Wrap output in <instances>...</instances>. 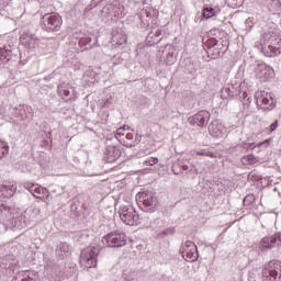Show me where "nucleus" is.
I'll list each match as a JSON object with an SVG mask.
<instances>
[{"label": "nucleus", "instance_id": "nucleus-34", "mask_svg": "<svg viewBox=\"0 0 281 281\" xmlns=\"http://www.w3.org/2000/svg\"><path fill=\"white\" fill-rule=\"evenodd\" d=\"M195 155L202 156V157H212V153L204 149L196 150Z\"/></svg>", "mask_w": 281, "mask_h": 281}, {"label": "nucleus", "instance_id": "nucleus-30", "mask_svg": "<svg viewBox=\"0 0 281 281\" xmlns=\"http://www.w3.org/2000/svg\"><path fill=\"white\" fill-rule=\"evenodd\" d=\"M278 120H276L269 127H266L265 132L267 133V135H271V133H274V131H278Z\"/></svg>", "mask_w": 281, "mask_h": 281}, {"label": "nucleus", "instance_id": "nucleus-21", "mask_svg": "<svg viewBox=\"0 0 281 281\" xmlns=\"http://www.w3.org/2000/svg\"><path fill=\"white\" fill-rule=\"evenodd\" d=\"M241 164L244 166H258V164H260V158L255 155H248L241 158Z\"/></svg>", "mask_w": 281, "mask_h": 281}, {"label": "nucleus", "instance_id": "nucleus-24", "mask_svg": "<svg viewBox=\"0 0 281 281\" xmlns=\"http://www.w3.org/2000/svg\"><path fill=\"white\" fill-rule=\"evenodd\" d=\"M12 281H34V279L30 278L27 272H20L12 279Z\"/></svg>", "mask_w": 281, "mask_h": 281}, {"label": "nucleus", "instance_id": "nucleus-14", "mask_svg": "<svg viewBox=\"0 0 281 281\" xmlns=\"http://www.w3.org/2000/svg\"><path fill=\"white\" fill-rule=\"evenodd\" d=\"M189 122L193 126H207V122H210V112L202 110L191 116Z\"/></svg>", "mask_w": 281, "mask_h": 281}, {"label": "nucleus", "instance_id": "nucleus-20", "mask_svg": "<svg viewBox=\"0 0 281 281\" xmlns=\"http://www.w3.org/2000/svg\"><path fill=\"white\" fill-rule=\"evenodd\" d=\"M56 254L59 258H67L69 256V244L60 243L57 246Z\"/></svg>", "mask_w": 281, "mask_h": 281}, {"label": "nucleus", "instance_id": "nucleus-3", "mask_svg": "<svg viewBox=\"0 0 281 281\" xmlns=\"http://www.w3.org/2000/svg\"><path fill=\"white\" fill-rule=\"evenodd\" d=\"M41 25L45 32H59L63 18L58 13H46L41 19Z\"/></svg>", "mask_w": 281, "mask_h": 281}, {"label": "nucleus", "instance_id": "nucleus-2", "mask_svg": "<svg viewBox=\"0 0 281 281\" xmlns=\"http://www.w3.org/2000/svg\"><path fill=\"white\" fill-rule=\"evenodd\" d=\"M100 254L99 247H87L81 250L80 265L85 269H93L98 267V256Z\"/></svg>", "mask_w": 281, "mask_h": 281}, {"label": "nucleus", "instance_id": "nucleus-35", "mask_svg": "<svg viewBox=\"0 0 281 281\" xmlns=\"http://www.w3.org/2000/svg\"><path fill=\"white\" fill-rule=\"evenodd\" d=\"M36 184L32 183V182H24L23 183V188H25V190H29V192L33 193L34 192V188Z\"/></svg>", "mask_w": 281, "mask_h": 281}, {"label": "nucleus", "instance_id": "nucleus-4", "mask_svg": "<svg viewBox=\"0 0 281 281\" xmlns=\"http://www.w3.org/2000/svg\"><path fill=\"white\" fill-rule=\"evenodd\" d=\"M138 206L143 212H155L157 207V198L153 191H143L136 195Z\"/></svg>", "mask_w": 281, "mask_h": 281}, {"label": "nucleus", "instance_id": "nucleus-28", "mask_svg": "<svg viewBox=\"0 0 281 281\" xmlns=\"http://www.w3.org/2000/svg\"><path fill=\"white\" fill-rule=\"evenodd\" d=\"M202 16L204 19H212L214 16V9L212 7H207L203 10Z\"/></svg>", "mask_w": 281, "mask_h": 281}, {"label": "nucleus", "instance_id": "nucleus-23", "mask_svg": "<svg viewBox=\"0 0 281 281\" xmlns=\"http://www.w3.org/2000/svg\"><path fill=\"white\" fill-rule=\"evenodd\" d=\"M9 151L10 146H8V143L0 139V159H3Z\"/></svg>", "mask_w": 281, "mask_h": 281}, {"label": "nucleus", "instance_id": "nucleus-9", "mask_svg": "<svg viewBox=\"0 0 281 281\" xmlns=\"http://www.w3.org/2000/svg\"><path fill=\"white\" fill-rule=\"evenodd\" d=\"M256 78L260 82H269L273 78V68L267 64H257L255 67Z\"/></svg>", "mask_w": 281, "mask_h": 281}, {"label": "nucleus", "instance_id": "nucleus-38", "mask_svg": "<svg viewBox=\"0 0 281 281\" xmlns=\"http://www.w3.org/2000/svg\"><path fill=\"white\" fill-rule=\"evenodd\" d=\"M175 60H176V59H167V64H168V65H172V64H175Z\"/></svg>", "mask_w": 281, "mask_h": 281}, {"label": "nucleus", "instance_id": "nucleus-41", "mask_svg": "<svg viewBox=\"0 0 281 281\" xmlns=\"http://www.w3.org/2000/svg\"><path fill=\"white\" fill-rule=\"evenodd\" d=\"M211 43H213V45H216V40L215 38L211 40Z\"/></svg>", "mask_w": 281, "mask_h": 281}, {"label": "nucleus", "instance_id": "nucleus-29", "mask_svg": "<svg viewBox=\"0 0 281 281\" xmlns=\"http://www.w3.org/2000/svg\"><path fill=\"white\" fill-rule=\"evenodd\" d=\"M234 97V92H232L229 90V88H223L221 91V98L223 100H227V98H233Z\"/></svg>", "mask_w": 281, "mask_h": 281}, {"label": "nucleus", "instance_id": "nucleus-25", "mask_svg": "<svg viewBox=\"0 0 281 281\" xmlns=\"http://www.w3.org/2000/svg\"><path fill=\"white\" fill-rule=\"evenodd\" d=\"M269 144H271V138H268V139L263 140V142L257 144V145H255V144L252 143V144L249 145V148H250L251 150H254V148H262V147H263V148H267V147L269 146Z\"/></svg>", "mask_w": 281, "mask_h": 281}, {"label": "nucleus", "instance_id": "nucleus-22", "mask_svg": "<svg viewBox=\"0 0 281 281\" xmlns=\"http://www.w3.org/2000/svg\"><path fill=\"white\" fill-rule=\"evenodd\" d=\"M271 247H273L271 237H263L259 244L260 251H267V249H271Z\"/></svg>", "mask_w": 281, "mask_h": 281}, {"label": "nucleus", "instance_id": "nucleus-18", "mask_svg": "<svg viewBox=\"0 0 281 281\" xmlns=\"http://www.w3.org/2000/svg\"><path fill=\"white\" fill-rule=\"evenodd\" d=\"M124 281H146V278L137 271H124L123 272Z\"/></svg>", "mask_w": 281, "mask_h": 281}, {"label": "nucleus", "instance_id": "nucleus-10", "mask_svg": "<svg viewBox=\"0 0 281 281\" xmlns=\"http://www.w3.org/2000/svg\"><path fill=\"white\" fill-rule=\"evenodd\" d=\"M255 100L257 106H259V109H263V111H271L273 109V98L265 91L256 92Z\"/></svg>", "mask_w": 281, "mask_h": 281}, {"label": "nucleus", "instance_id": "nucleus-31", "mask_svg": "<svg viewBox=\"0 0 281 281\" xmlns=\"http://www.w3.org/2000/svg\"><path fill=\"white\" fill-rule=\"evenodd\" d=\"M125 139L127 140H123L124 142V146H126L127 148H132V146H135L133 144V133H127L125 135Z\"/></svg>", "mask_w": 281, "mask_h": 281}, {"label": "nucleus", "instance_id": "nucleus-13", "mask_svg": "<svg viewBox=\"0 0 281 281\" xmlns=\"http://www.w3.org/2000/svg\"><path fill=\"white\" fill-rule=\"evenodd\" d=\"M10 221H12V206L8 205V202H3L0 204V223L8 229Z\"/></svg>", "mask_w": 281, "mask_h": 281}, {"label": "nucleus", "instance_id": "nucleus-16", "mask_svg": "<svg viewBox=\"0 0 281 281\" xmlns=\"http://www.w3.org/2000/svg\"><path fill=\"white\" fill-rule=\"evenodd\" d=\"M109 14L114 16L115 19H122L124 15V5L120 3V1L115 0L113 1L109 7Z\"/></svg>", "mask_w": 281, "mask_h": 281}, {"label": "nucleus", "instance_id": "nucleus-7", "mask_svg": "<svg viewBox=\"0 0 281 281\" xmlns=\"http://www.w3.org/2000/svg\"><path fill=\"white\" fill-rule=\"evenodd\" d=\"M120 218L124 225H138L139 224V214L131 205H122L120 210Z\"/></svg>", "mask_w": 281, "mask_h": 281}, {"label": "nucleus", "instance_id": "nucleus-1", "mask_svg": "<svg viewBox=\"0 0 281 281\" xmlns=\"http://www.w3.org/2000/svg\"><path fill=\"white\" fill-rule=\"evenodd\" d=\"M261 52L265 56L271 58L272 56L281 55V38L280 31L274 24L266 26L260 40Z\"/></svg>", "mask_w": 281, "mask_h": 281}, {"label": "nucleus", "instance_id": "nucleus-27", "mask_svg": "<svg viewBox=\"0 0 281 281\" xmlns=\"http://www.w3.org/2000/svg\"><path fill=\"white\" fill-rule=\"evenodd\" d=\"M226 3H228L231 8H243L245 0H226Z\"/></svg>", "mask_w": 281, "mask_h": 281}, {"label": "nucleus", "instance_id": "nucleus-37", "mask_svg": "<svg viewBox=\"0 0 281 281\" xmlns=\"http://www.w3.org/2000/svg\"><path fill=\"white\" fill-rule=\"evenodd\" d=\"M155 36L157 37L161 36V30L156 31Z\"/></svg>", "mask_w": 281, "mask_h": 281}, {"label": "nucleus", "instance_id": "nucleus-15", "mask_svg": "<svg viewBox=\"0 0 281 281\" xmlns=\"http://www.w3.org/2000/svg\"><path fill=\"white\" fill-rule=\"evenodd\" d=\"M104 155V159L108 164H114V161H117L119 157H122V149L117 146L110 145L106 147Z\"/></svg>", "mask_w": 281, "mask_h": 281}, {"label": "nucleus", "instance_id": "nucleus-19", "mask_svg": "<svg viewBox=\"0 0 281 281\" xmlns=\"http://www.w3.org/2000/svg\"><path fill=\"white\" fill-rule=\"evenodd\" d=\"M35 196V199H47L49 196V191L47 188H43L42 186L35 184L33 192H31Z\"/></svg>", "mask_w": 281, "mask_h": 281}, {"label": "nucleus", "instance_id": "nucleus-26", "mask_svg": "<svg viewBox=\"0 0 281 281\" xmlns=\"http://www.w3.org/2000/svg\"><path fill=\"white\" fill-rule=\"evenodd\" d=\"M270 243L273 247H280L281 245V233H277L270 237Z\"/></svg>", "mask_w": 281, "mask_h": 281}, {"label": "nucleus", "instance_id": "nucleus-17", "mask_svg": "<svg viewBox=\"0 0 281 281\" xmlns=\"http://www.w3.org/2000/svg\"><path fill=\"white\" fill-rule=\"evenodd\" d=\"M16 192V184H0V200L12 199Z\"/></svg>", "mask_w": 281, "mask_h": 281}, {"label": "nucleus", "instance_id": "nucleus-36", "mask_svg": "<svg viewBox=\"0 0 281 281\" xmlns=\"http://www.w3.org/2000/svg\"><path fill=\"white\" fill-rule=\"evenodd\" d=\"M27 225L24 223V224H19L18 222H16V220H15V227L18 228V229H21V228H23V227H26Z\"/></svg>", "mask_w": 281, "mask_h": 281}, {"label": "nucleus", "instance_id": "nucleus-5", "mask_svg": "<svg viewBox=\"0 0 281 281\" xmlns=\"http://www.w3.org/2000/svg\"><path fill=\"white\" fill-rule=\"evenodd\" d=\"M281 278V261L272 260L262 270L263 281H278Z\"/></svg>", "mask_w": 281, "mask_h": 281}, {"label": "nucleus", "instance_id": "nucleus-40", "mask_svg": "<svg viewBox=\"0 0 281 281\" xmlns=\"http://www.w3.org/2000/svg\"><path fill=\"white\" fill-rule=\"evenodd\" d=\"M183 170H190V167L188 165L182 166Z\"/></svg>", "mask_w": 281, "mask_h": 281}, {"label": "nucleus", "instance_id": "nucleus-11", "mask_svg": "<svg viewBox=\"0 0 281 281\" xmlns=\"http://www.w3.org/2000/svg\"><path fill=\"white\" fill-rule=\"evenodd\" d=\"M209 133L215 139H223V137L227 135V127L222 123H218V121H214L209 125Z\"/></svg>", "mask_w": 281, "mask_h": 281}, {"label": "nucleus", "instance_id": "nucleus-39", "mask_svg": "<svg viewBox=\"0 0 281 281\" xmlns=\"http://www.w3.org/2000/svg\"><path fill=\"white\" fill-rule=\"evenodd\" d=\"M69 94H70L69 90H64L65 98H68Z\"/></svg>", "mask_w": 281, "mask_h": 281}, {"label": "nucleus", "instance_id": "nucleus-6", "mask_svg": "<svg viewBox=\"0 0 281 281\" xmlns=\"http://www.w3.org/2000/svg\"><path fill=\"white\" fill-rule=\"evenodd\" d=\"M127 240L126 234L122 232H111L102 237L105 247H124Z\"/></svg>", "mask_w": 281, "mask_h": 281}, {"label": "nucleus", "instance_id": "nucleus-32", "mask_svg": "<svg viewBox=\"0 0 281 281\" xmlns=\"http://www.w3.org/2000/svg\"><path fill=\"white\" fill-rule=\"evenodd\" d=\"M157 164H159V158H148L144 161V166H157Z\"/></svg>", "mask_w": 281, "mask_h": 281}, {"label": "nucleus", "instance_id": "nucleus-33", "mask_svg": "<svg viewBox=\"0 0 281 281\" xmlns=\"http://www.w3.org/2000/svg\"><path fill=\"white\" fill-rule=\"evenodd\" d=\"M124 131H126V125L116 130L115 138L119 139V142H122L121 137H124Z\"/></svg>", "mask_w": 281, "mask_h": 281}, {"label": "nucleus", "instance_id": "nucleus-12", "mask_svg": "<svg viewBox=\"0 0 281 281\" xmlns=\"http://www.w3.org/2000/svg\"><path fill=\"white\" fill-rule=\"evenodd\" d=\"M20 43H22V45H24L27 49H37L38 45L41 44V40L34 34L24 33L20 36Z\"/></svg>", "mask_w": 281, "mask_h": 281}, {"label": "nucleus", "instance_id": "nucleus-8", "mask_svg": "<svg viewBox=\"0 0 281 281\" xmlns=\"http://www.w3.org/2000/svg\"><path fill=\"white\" fill-rule=\"evenodd\" d=\"M181 256L187 262H195V260H199V249L196 248V245L194 241L187 240L181 249Z\"/></svg>", "mask_w": 281, "mask_h": 281}]
</instances>
